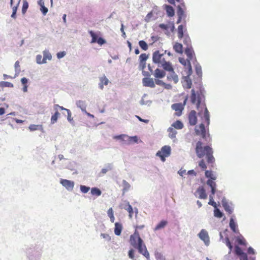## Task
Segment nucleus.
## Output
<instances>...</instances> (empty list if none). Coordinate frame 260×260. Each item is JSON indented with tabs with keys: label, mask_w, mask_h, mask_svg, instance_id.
I'll return each mask as SVG.
<instances>
[{
	"label": "nucleus",
	"mask_w": 260,
	"mask_h": 260,
	"mask_svg": "<svg viewBox=\"0 0 260 260\" xmlns=\"http://www.w3.org/2000/svg\"><path fill=\"white\" fill-rule=\"evenodd\" d=\"M190 101L192 104H196L199 111L198 115L202 118V123L196 126L194 131L196 134L201 136L202 138L205 139L207 135L209 136V129H206L205 125L208 127L210 124L209 112L205 104H201V99L199 94L196 93L194 89L191 90Z\"/></svg>",
	"instance_id": "nucleus-1"
},
{
	"label": "nucleus",
	"mask_w": 260,
	"mask_h": 260,
	"mask_svg": "<svg viewBox=\"0 0 260 260\" xmlns=\"http://www.w3.org/2000/svg\"><path fill=\"white\" fill-rule=\"evenodd\" d=\"M167 51L157 50L152 54L153 62L157 64L158 67H162L165 71L172 70V66L168 59Z\"/></svg>",
	"instance_id": "nucleus-2"
},
{
	"label": "nucleus",
	"mask_w": 260,
	"mask_h": 260,
	"mask_svg": "<svg viewBox=\"0 0 260 260\" xmlns=\"http://www.w3.org/2000/svg\"><path fill=\"white\" fill-rule=\"evenodd\" d=\"M196 152L197 156L200 158L206 156L208 164L212 165L214 162L215 158L213 156V152L212 148L209 146L203 147L202 142L200 141L196 144Z\"/></svg>",
	"instance_id": "nucleus-3"
},
{
	"label": "nucleus",
	"mask_w": 260,
	"mask_h": 260,
	"mask_svg": "<svg viewBox=\"0 0 260 260\" xmlns=\"http://www.w3.org/2000/svg\"><path fill=\"white\" fill-rule=\"evenodd\" d=\"M130 243L134 247L137 248L138 249L140 253L143 254L147 259L149 258V253L137 230H135L134 234L131 236Z\"/></svg>",
	"instance_id": "nucleus-4"
},
{
	"label": "nucleus",
	"mask_w": 260,
	"mask_h": 260,
	"mask_svg": "<svg viewBox=\"0 0 260 260\" xmlns=\"http://www.w3.org/2000/svg\"><path fill=\"white\" fill-rule=\"evenodd\" d=\"M159 28L164 31L165 34L169 36L171 32L175 30V25L173 22L168 21L167 24L161 23L158 25Z\"/></svg>",
	"instance_id": "nucleus-5"
},
{
	"label": "nucleus",
	"mask_w": 260,
	"mask_h": 260,
	"mask_svg": "<svg viewBox=\"0 0 260 260\" xmlns=\"http://www.w3.org/2000/svg\"><path fill=\"white\" fill-rule=\"evenodd\" d=\"M153 76L155 77V82L158 85L164 86L165 83L159 79L162 78L166 76V72L162 70L157 68L153 73Z\"/></svg>",
	"instance_id": "nucleus-6"
},
{
	"label": "nucleus",
	"mask_w": 260,
	"mask_h": 260,
	"mask_svg": "<svg viewBox=\"0 0 260 260\" xmlns=\"http://www.w3.org/2000/svg\"><path fill=\"white\" fill-rule=\"evenodd\" d=\"M188 100V96H186L183 103H175L172 105V108L175 111V115L180 116L182 114L184 107L185 105L186 102Z\"/></svg>",
	"instance_id": "nucleus-7"
},
{
	"label": "nucleus",
	"mask_w": 260,
	"mask_h": 260,
	"mask_svg": "<svg viewBox=\"0 0 260 260\" xmlns=\"http://www.w3.org/2000/svg\"><path fill=\"white\" fill-rule=\"evenodd\" d=\"M171 154V148L169 146H163L160 151H158L156 155L160 157L161 160L164 162L166 160V157H168Z\"/></svg>",
	"instance_id": "nucleus-8"
},
{
	"label": "nucleus",
	"mask_w": 260,
	"mask_h": 260,
	"mask_svg": "<svg viewBox=\"0 0 260 260\" xmlns=\"http://www.w3.org/2000/svg\"><path fill=\"white\" fill-rule=\"evenodd\" d=\"M180 62L184 66L185 70H186V74L188 76H189L192 73V69L190 64V60L189 59H185L184 58L180 57L179 58Z\"/></svg>",
	"instance_id": "nucleus-9"
},
{
	"label": "nucleus",
	"mask_w": 260,
	"mask_h": 260,
	"mask_svg": "<svg viewBox=\"0 0 260 260\" xmlns=\"http://www.w3.org/2000/svg\"><path fill=\"white\" fill-rule=\"evenodd\" d=\"M115 139H121L123 140H125L130 143H137L138 141V137L137 136L133 137H129L125 135H120L119 136H116L114 137Z\"/></svg>",
	"instance_id": "nucleus-10"
},
{
	"label": "nucleus",
	"mask_w": 260,
	"mask_h": 260,
	"mask_svg": "<svg viewBox=\"0 0 260 260\" xmlns=\"http://www.w3.org/2000/svg\"><path fill=\"white\" fill-rule=\"evenodd\" d=\"M120 208H123L126 210L129 213L128 216L130 219L133 217L134 210L132 206L129 204V202L125 201L124 204L119 206Z\"/></svg>",
	"instance_id": "nucleus-11"
},
{
	"label": "nucleus",
	"mask_w": 260,
	"mask_h": 260,
	"mask_svg": "<svg viewBox=\"0 0 260 260\" xmlns=\"http://www.w3.org/2000/svg\"><path fill=\"white\" fill-rule=\"evenodd\" d=\"M199 238L203 240L206 245H208L210 242L208 232L204 229H202L199 234Z\"/></svg>",
	"instance_id": "nucleus-12"
},
{
	"label": "nucleus",
	"mask_w": 260,
	"mask_h": 260,
	"mask_svg": "<svg viewBox=\"0 0 260 260\" xmlns=\"http://www.w3.org/2000/svg\"><path fill=\"white\" fill-rule=\"evenodd\" d=\"M89 33L92 37L91 43L97 42L99 45H102L106 43V41L102 38H99L98 39V37L96 34L92 30H90Z\"/></svg>",
	"instance_id": "nucleus-13"
},
{
	"label": "nucleus",
	"mask_w": 260,
	"mask_h": 260,
	"mask_svg": "<svg viewBox=\"0 0 260 260\" xmlns=\"http://www.w3.org/2000/svg\"><path fill=\"white\" fill-rule=\"evenodd\" d=\"M189 123L191 125H195L197 122V117L196 115V112L194 110H192L188 114Z\"/></svg>",
	"instance_id": "nucleus-14"
},
{
	"label": "nucleus",
	"mask_w": 260,
	"mask_h": 260,
	"mask_svg": "<svg viewBox=\"0 0 260 260\" xmlns=\"http://www.w3.org/2000/svg\"><path fill=\"white\" fill-rule=\"evenodd\" d=\"M178 37L181 39L183 38L185 34H187V29L186 25H180L177 28Z\"/></svg>",
	"instance_id": "nucleus-15"
},
{
	"label": "nucleus",
	"mask_w": 260,
	"mask_h": 260,
	"mask_svg": "<svg viewBox=\"0 0 260 260\" xmlns=\"http://www.w3.org/2000/svg\"><path fill=\"white\" fill-rule=\"evenodd\" d=\"M144 78L143 79V84L144 86L154 88L155 87V82H154L153 79L148 78Z\"/></svg>",
	"instance_id": "nucleus-16"
},
{
	"label": "nucleus",
	"mask_w": 260,
	"mask_h": 260,
	"mask_svg": "<svg viewBox=\"0 0 260 260\" xmlns=\"http://www.w3.org/2000/svg\"><path fill=\"white\" fill-rule=\"evenodd\" d=\"M185 53L189 60H192L194 56V52L191 47H187L185 49Z\"/></svg>",
	"instance_id": "nucleus-17"
},
{
	"label": "nucleus",
	"mask_w": 260,
	"mask_h": 260,
	"mask_svg": "<svg viewBox=\"0 0 260 260\" xmlns=\"http://www.w3.org/2000/svg\"><path fill=\"white\" fill-rule=\"evenodd\" d=\"M196 193L198 194L199 198L201 199H206L207 198L205 190L203 186L199 187L197 190Z\"/></svg>",
	"instance_id": "nucleus-18"
},
{
	"label": "nucleus",
	"mask_w": 260,
	"mask_h": 260,
	"mask_svg": "<svg viewBox=\"0 0 260 260\" xmlns=\"http://www.w3.org/2000/svg\"><path fill=\"white\" fill-rule=\"evenodd\" d=\"M168 71L170 72L169 75L167 77L168 80L173 81L175 83H177L178 81V77L174 71L173 68L172 67V70Z\"/></svg>",
	"instance_id": "nucleus-19"
},
{
	"label": "nucleus",
	"mask_w": 260,
	"mask_h": 260,
	"mask_svg": "<svg viewBox=\"0 0 260 260\" xmlns=\"http://www.w3.org/2000/svg\"><path fill=\"white\" fill-rule=\"evenodd\" d=\"M230 227L233 232L235 233H238L239 230L237 228V224L235 222L234 219L233 217H231L230 220Z\"/></svg>",
	"instance_id": "nucleus-20"
},
{
	"label": "nucleus",
	"mask_w": 260,
	"mask_h": 260,
	"mask_svg": "<svg viewBox=\"0 0 260 260\" xmlns=\"http://www.w3.org/2000/svg\"><path fill=\"white\" fill-rule=\"evenodd\" d=\"M207 184L211 187V193L212 195H214L216 191V183L213 180L208 179L207 181Z\"/></svg>",
	"instance_id": "nucleus-21"
},
{
	"label": "nucleus",
	"mask_w": 260,
	"mask_h": 260,
	"mask_svg": "<svg viewBox=\"0 0 260 260\" xmlns=\"http://www.w3.org/2000/svg\"><path fill=\"white\" fill-rule=\"evenodd\" d=\"M164 7L166 11L167 14L169 17H173L174 15V10L172 6L165 5H164Z\"/></svg>",
	"instance_id": "nucleus-22"
},
{
	"label": "nucleus",
	"mask_w": 260,
	"mask_h": 260,
	"mask_svg": "<svg viewBox=\"0 0 260 260\" xmlns=\"http://www.w3.org/2000/svg\"><path fill=\"white\" fill-rule=\"evenodd\" d=\"M185 9V6L184 3H181L177 7V13L178 16H184V10Z\"/></svg>",
	"instance_id": "nucleus-23"
},
{
	"label": "nucleus",
	"mask_w": 260,
	"mask_h": 260,
	"mask_svg": "<svg viewBox=\"0 0 260 260\" xmlns=\"http://www.w3.org/2000/svg\"><path fill=\"white\" fill-rule=\"evenodd\" d=\"M100 80V83L99 84V86L101 89H103L104 88V85H108L109 83V80L105 75L101 77Z\"/></svg>",
	"instance_id": "nucleus-24"
},
{
	"label": "nucleus",
	"mask_w": 260,
	"mask_h": 260,
	"mask_svg": "<svg viewBox=\"0 0 260 260\" xmlns=\"http://www.w3.org/2000/svg\"><path fill=\"white\" fill-rule=\"evenodd\" d=\"M122 226L121 224L116 222L115 223L114 233L116 235L119 236L121 234Z\"/></svg>",
	"instance_id": "nucleus-25"
},
{
	"label": "nucleus",
	"mask_w": 260,
	"mask_h": 260,
	"mask_svg": "<svg viewBox=\"0 0 260 260\" xmlns=\"http://www.w3.org/2000/svg\"><path fill=\"white\" fill-rule=\"evenodd\" d=\"M173 49L177 53L180 54H182L183 53V46L180 43H175L173 46Z\"/></svg>",
	"instance_id": "nucleus-26"
},
{
	"label": "nucleus",
	"mask_w": 260,
	"mask_h": 260,
	"mask_svg": "<svg viewBox=\"0 0 260 260\" xmlns=\"http://www.w3.org/2000/svg\"><path fill=\"white\" fill-rule=\"evenodd\" d=\"M222 206L225 211L229 214H231L233 213V209L230 205L227 202H222Z\"/></svg>",
	"instance_id": "nucleus-27"
},
{
	"label": "nucleus",
	"mask_w": 260,
	"mask_h": 260,
	"mask_svg": "<svg viewBox=\"0 0 260 260\" xmlns=\"http://www.w3.org/2000/svg\"><path fill=\"white\" fill-rule=\"evenodd\" d=\"M43 59L45 61H47V60H51L52 59V55L48 50H44L43 51Z\"/></svg>",
	"instance_id": "nucleus-28"
},
{
	"label": "nucleus",
	"mask_w": 260,
	"mask_h": 260,
	"mask_svg": "<svg viewBox=\"0 0 260 260\" xmlns=\"http://www.w3.org/2000/svg\"><path fill=\"white\" fill-rule=\"evenodd\" d=\"M122 185H123L122 192H123V194H124V193L125 192H126L129 190V189L131 188V185L129 183H128L127 181H126L124 180H123L122 181Z\"/></svg>",
	"instance_id": "nucleus-29"
},
{
	"label": "nucleus",
	"mask_w": 260,
	"mask_h": 260,
	"mask_svg": "<svg viewBox=\"0 0 260 260\" xmlns=\"http://www.w3.org/2000/svg\"><path fill=\"white\" fill-rule=\"evenodd\" d=\"M172 126L176 129H181L183 127V124L181 121L177 120L172 124Z\"/></svg>",
	"instance_id": "nucleus-30"
},
{
	"label": "nucleus",
	"mask_w": 260,
	"mask_h": 260,
	"mask_svg": "<svg viewBox=\"0 0 260 260\" xmlns=\"http://www.w3.org/2000/svg\"><path fill=\"white\" fill-rule=\"evenodd\" d=\"M236 242L239 245L245 246L246 245V240L242 236L237 237L236 239Z\"/></svg>",
	"instance_id": "nucleus-31"
},
{
	"label": "nucleus",
	"mask_w": 260,
	"mask_h": 260,
	"mask_svg": "<svg viewBox=\"0 0 260 260\" xmlns=\"http://www.w3.org/2000/svg\"><path fill=\"white\" fill-rule=\"evenodd\" d=\"M168 223L166 220H161L154 228V231H157L163 229Z\"/></svg>",
	"instance_id": "nucleus-32"
},
{
	"label": "nucleus",
	"mask_w": 260,
	"mask_h": 260,
	"mask_svg": "<svg viewBox=\"0 0 260 260\" xmlns=\"http://www.w3.org/2000/svg\"><path fill=\"white\" fill-rule=\"evenodd\" d=\"M91 193L93 196L99 197L101 195V190L97 187H93L91 189Z\"/></svg>",
	"instance_id": "nucleus-33"
},
{
	"label": "nucleus",
	"mask_w": 260,
	"mask_h": 260,
	"mask_svg": "<svg viewBox=\"0 0 260 260\" xmlns=\"http://www.w3.org/2000/svg\"><path fill=\"white\" fill-rule=\"evenodd\" d=\"M205 176L207 178H209V179H211L215 180L216 179V176L213 173V172L211 171L207 170L205 171Z\"/></svg>",
	"instance_id": "nucleus-34"
},
{
	"label": "nucleus",
	"mask_w": 260,
	"mask_h": 260,
	"mask_svg": "<svg viewBox=\"0 0 260 260\" xmlns=\"http://www.w3.org/2000/svg\"><path fill=\"white\" fill-rule=\"evenodd\" d=\"M148 58V55H147L146 53H142L139 56V60L140 62L141 63H144L143 67L145 66V61Z\"/></svg>",
	"instance_id": "nucleus-35"
},
{
	"label": "nucleus",
	"mask_w": 260,
	"mask_h": 260,
	"mask_svg": "<svg viewBox=\"0 0 260 260\" xmlns=\"http://www.w3.org/2000/svg\"><path fill=\"white\" fill-rule=\"evenodd\" d=\"M169 136L171 138H174L176 137L177 132L173 127H170L168 128Z\"/></svg>",
	"instance_id": "nucleus-36"
},
{
	"label": "nucleus",
	"mask_w": 260,
	"mask_h": 260,
	"mask_svg": "<svg viewBox=\"0 0 260 260\" xmlns=\"http://www.w3.org/2000/svg\"><path fill=\"white\" fill-rule=\"evenodd\" d=\"M184 40L183 43L185 45H187V47H191V40L188 36V34H185L184 36Z\"/></svg>",
	"instance_id": "nucleus-37"
},
{
	"label": "nucleus",
	"mask_w": 260,
	"mask_h": 260,
	"mask_svg": "<svg viewBox=\"0 0 260 260\" xmlns=\"http://www.w3.org/2000/svg\"><path fill=\"white\" fill-rule=\"evenodd\" d=\"M77 105L78 107L80 108L82 111L86 110V105L84 101H79L77 102Z\"/></svg>",
	"instance_id": "nucleus-38"
},
{
	"label": "nucleus",
	"mask_w": 260,
	"mask_h": 260,
	"mask_svg": "<svg viewBox=\"0 0 260 260\" xmlns=\"http://www.w3.org/2000/svg\"><path fill=\"white\" fill-rule=\"evenodd\" d=\"M139 44L140 47L143 50H147L148 48V45L147 43L143 40L140 41L139 42Z\"/></svg>",
	"instance_id": "nucleus-39"
},
{
	"label": "nucleus",
	"mask_w": 260,
	"mask_h": 260,
	"mask_svg": "<svg viewBox=\"0 0 260 260\" xmlns=\"http://www.w3.org/2000/svg\"><path fill=\"white\" fill-rule=\"evenodd\" d=\"M36 62L38 64H45L47 63V61H45L44 59H42V57L41 55H37L36 56Z\"/></svg>",
	"instance_id": "nucleus-40"
},
{
	"label": "nucleus",
	"mask_w": 260,
	"mask_h": 260,
	"mask_svg": "<svg viewBox=\"0 0 260 260\" xmlns=\"http://www.w3.org/2000/svg\"><path fill=\"white\" fill-rule=\"evenodd\" d=\"M214 215L217 218H221L223 216V213L218 208H215L214 211Z\"/></svg>",
	"instance_id": "nucleus-41"
},
{
	"label": "nucleus",
	"mask_w": 260,
	"mask_h": 260,
	"mask_svg": "<svg viewBox=\"0 0 260 260\" xmlns=\"http://www.w3.org/2000/svg\"><path fill=\"white\" fill-rule=\"evenodd\" d=\"M148 67L149 68L150 72H146L145 71H143L142 74L144 76L150 77L151 76V74H152V73H153V70L151 68L150 64H149L148 65Z\"/></svg>",
	"instance_id": "nucleus-42"
},
{
	"label": "nucleus",
	"mask_w": 260,
	"mask_h": 260,
	"mask_svg": "<svg viewBox=\"0 0 260 260\" xmlns=\"http://www.w3.org/2000/svg\"><path fill=\"white\" fill-rule=\"evenodd\" d=\"M59 115H60L58 111H56L55 114L53 115H52L51 117V123L54 124L55 122H56L57 119Z\"/></svg>",
	"instance_id": "nucleus-43"
},
{
	"label": "nucleus",
	"mask_w": 260,
	"mask_h": 260,
	"mask_svg": "<svg viewBox=\"0 0 260 260\" xmlns=\"http://www.w3.org/2000/svg\"><path fill=\"white\" fill-rule=\"evenodd\" d=\"M224 242L225 243L226 245L229 247L230 249V251L231 252L232 250L233 249V246L230 241V239L228 237H226L224 239Z\"/></svg>",
	"instance_id": "nucleus-44"
},
{
	"label": "nucleus",
	"mask_w": 260,
	"mask_h": 260,
	"mask_svg": "<svg viewBox=\"0 0 260 260\" xmlns=\"http://www.w3.org/2000/svg\"><path fill=\"white\" fill-rule=\"evenodd\" d=\"M213 196L214 195H212L211 193L209 196V202L208 204L212 206H213L214 208H216L217 205L216 203L213 200Z\"/></svg>",
	"instance_id": "nucleus-45"
},
{
	"label": "nucleus",
	"mask_w": 260,
	"mask_h": 260,
	"mask_svg": "<svg viewBox=\"0 0 260 260\" xmlns=\"http://www.w3.org/2000/svg\"><path fill=\"white\" fill-rule=\"evenodd\" d=\"M74 183L73 182L66 180V188L68 190L72 189L74 187Z\"/></svg>",
	"instance_id": "nucleus-46"
},
{
	"label": "nucleus",
	"mask_w": 260,
	"mask_h": 260,
	"mask_svg": "<svg viewBox=\"0 0 260 260\" xmlns=\"http://www.w3.org/2000/svg\"><path fill=\"white\" fill-rule=\"evenodd\" d=\"M0 86L1 87H13V84L9 82L2 81V82H0Z\"/></svg>",
	"instance_id": "nucleus-47"
},
{
	"label": "nucleus",
	"mask_w": 260,
	"mask_h": 260,
	"mask_svg": "<svg viewBox=\"0 0 260 260\" xmlns=\"http://www.w3.org/2000/svg\"><path fill=\"white\" fill-rule=\"evenodd\" d=\"M199 166L203 170H206L207 169V166L204 159H201L199 162Z\"/></svg>",
	"instance_id": "nucleus-48"
},
{
	"label": "nucleus",
	"mask_w": 260,
	"mask_h": 260,
	"mask_svg": "<svg viewBox=\"0 0 260 260\" xmlns=\"http://www.w3.org/2000/svg\"><path fill=\"white\" fill-rule=\"evenodd\" d=\"M15 72H16V75L18 74L20 71V65H19V62L18 61H17L15 63Z\"/></svg>",
	"instance_id": "nucleus-49"
},
{
	"label": "nucleus",
	"mask_w": 260,
	"mask_h": 260,
	"mask_svg": "<svg viewBox=\"0 0 260 260\" xmlns=\"http://www.w3.org/2000/svg\"><path fill=\"white\" fill-rule=\"evenodd\" d=\"M80 190L82 191V192L86 193L89 191V190H90V187L86 186L85 185H81Z\"/></svg>",
	"instance_id": "nucleus-50"
},
{
	"label": "nucleus",
	"mask_w": 260,
	"mask_h": 260,
	"mask_svg": "<svg viewBox=\"0 0 260 260\" xmlns=\"http://www.w3.org/2000/svg\"><path fill=\"white\" fill-rule=\"evenodd\" d=\"M42 127V125H35V124H30L29 126V129L31 131H34L38 129V127Z\"/></svg>",
	"instance_id": "nucleus-51"
},
{
	"label": "nucleus",
	"mask_w": 260,
	"mask_h": 260,
	"mask_svg": "<svg viewBox=\"0 0 260 260\" xmlns=\"http://www.w3.org/2000/svg\"><path fill=\"white\" fill-rule=\"evenodd\" d=\"M235 253L237 255H239L241 254H242L243 253H244L243 251H242V250L241 249V248H240L238 246L236 245L235 247Z\"/></svg>",
	"instance_id": "nucleus-52"
},
{
	"label": "nucleus",
	"mask_w": 260,
	"mask_h": 260,
	"mask_svg": "<svg viewBox=\"0 0 260 260\" xmlns=\"http://www.w3.org/2000/svg\"><path fill=\"white\" fill-rule=\"evenodd\" d=\"M66 111L68 113V120L69 121H70L72 124H74V121H73V118L71 117V111L66 109Z\"/></svg>",
	"instance_id": "nucleus-53"
},
{
	"label": "nucleus",
	"mask_w": 260,
	"mask_h": 260,
	"mask_svg": "<svg viewBox=\"0 0 260 260\" xmlns=\"http://www.w3.org/2000/svg\"><path fill=\"white\" fill-rule=\"evenodd\" d=\"M17 10V6H15L13 7V12L11 15V17L13 19L16 18V14Z\"/></svg>",
	"instance_id": "nucleus-54"
},
{
	"label": "nucleus",
	"mask_w": 260,
	"mask_h": 260,
	"mask_svg": "<svg viewBox=\"0 0 260 260\" xmlns=\"http://www.w3.org/2000/svg\"><path fill=\"white\" fill-rule=\"evenodd\" d=\"M41 11L44 15H45L48 12V9L45 7L44 5L41 6Z\"/></svg>",
	"instance_id": "nucleus-55"
},
{
	"label": "nucleus",
	"mask_w": 260,
	"mask_h": 260,
	"mask_svg": "<svg viewBox=\"0 0 260 260\" xmlns=\"http://www.w3.org/2000/svg\"><path fill=\"white\" fill-rule=\"evenodd\" d=\"M196 71L197 74L199 76L201 75V74H202V68H201V67L200 66H196Z\"/></svg>",
	"instance_id": "nucleus-56"
},
{
	"label": "nucleus",
	"mask_w": 260,
	"mask_h": 260,
	"mask_svg": "<svg viewBox=\"0 0 260 260\" xmlns=\"http://www.w3.org/2000/svg\"><path fill=\"white\" fill-rule=\"evenodd\" d=\"M238 256L240 260H248L247 255L245 253H243Z\"/></svg>",
	"instance_id": "nucleus-57"
},
{
	"label": "nucleus",
	"mask_w": 260,
	"mask_h": 260,
	"mask_svg": "<svg viewBox=\"0 0 260 260\" xmlns=\"http://www.w3.org/2000/svg\"><path fill=\"white\" fill-rule=\"evenodd\" d=\"M152 15H153V14H152V12L148 13L145 17V21H146V22L150 21V19L152 17Z\"/></svg>",
	"instance_id": "nucleus-58"
},
{
	"label": "nucleus",
	"mask_w": 260,
	"mask_h": 260,
	"mask_svg": "<svg viewBox=\"0 0 260 260\" xmlns=\"http://www.w3.org/2000/svg\"><path fill=\"white\" fill-rule=\"evenodd\" d=\"M111 169V166L109 165L107 167V168H104L102 169L101 172V173L102 174H106L109 170H110Z\"/></svg>",
	"instance_id": "nucleus-59"
},
{
	"label": "nucleus",
	"mask_w": 260,
	"mask_h": 260,
	"mask_svg": "<svg viewBox=\"0 0 260 260\" xmlns=\"http://www.w3.org/2000/svg\"><path fill=\"white\" fill-rule=\"evenodd\" d=\"M107 214L109 217L114 216L113 211L112 208H110L108 209L107 211Z\"/></svg>",
	"instance_id": "nucleus-60"
},
{
	"label": "nucleus",
	"mask_w": 260,
	"mask_h": 260,
	"mask_svg": "<svg viewBox=\"0 0 260 260\" xmlns=\"http://www.w3.org/2000/svg\"><path fill=\"white\" fill-rule=\"evenodd\" d=\"M65 55V52L64 51L60 52L57 53V57L58 59L61 58Z\"/></svg>",
	"instance_id": "nucleus-61"
},
{
	"label": "nucleus",
	"mask_w": 260,
	"mask_h": 260,
	"mask_svg": "<svg viewBox=\"0 0 260 260\" xmlns=\"http://www.w3.org/2000/svg\"><path fill=\"white\" fill-rule=\"evenodd\" d=\"M21 82L23 85H27V83L28 82V79L25 77H23L21 78Z\"/></svg>",
	"instance_id": "nucleus-62"
},
{
	"label": "nucleus",
	"mask_w": 260,
	"mask_h": 260,
	"mask_svg": "<svg viewBox=\"0 0 260 260\" xmlns=\"http://www.w3.org/2000/svg\"><path fill=\"white\" fill-rule=\"evenodd\" d=\"M128 256L132 259H133L134 258V252L133 250L131 249L129 251Z\"/></svg>",
	"instance_id": "nucleus-63"
},
{
	"label": "nucleus",
	"mask_w": 260,
	"mask_h": 260,
	"mask_svg": "<svg viewBox=\"0 0 260 260\" xmlns=\"http://www.w3.org/2000/svg\"><path fill=\"white\" fill-rule=\"evenodd\" d=\"M28 7V4L26 0H23L22 8L27 9Z\"/></svg>",
	"instance_id": "nucleus-64"
}]
</instances>
